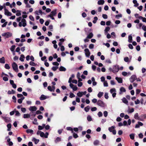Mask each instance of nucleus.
I'll list each match as a JSON object with an SVG mask.
<instances>
[{
	"mask_svg": "<svg viewBox=\"0 0 146 146\" xmlns=\"http://www.w3.org/2000/svg\"><path fill=\"white\" fill-rule=\"evenodd\" d=\"M26 132L27 133H31V134H33V130L31 129H27L26 130Z\"/></svg>",
	"mask_w": 146,
	"mask_h": 146,
	"instance_id": "nucleus-34",
	"label": "nucleus"
},
{
	"mask_svg": "<svg viewBox=\"0 0 146 146\" xmlns=\"http://www.w3.org/2000/svg\"><path fill=\"white\" fill-rule=\"evenodd\" d=\"M7 131H10L11 130V124L9 123L7 125Z\"/></svg>",
	"mask_w": 146,
	"mask_h": 146,
	"instance_id": "nucleus-36",
	"label": "nucleus"
},
{
	"mask_svg": "<svg viewBox=\"0 0 146 146\" xmlns=\"http://www.w3.org/2000/svg\"><path fill=\"white\" fill-rule=\"evenodd\" d=\"M84 51L85 52V54L86 56L87 57H89L90 54V52L88 49L86 48L84 49Z\"/></svg>",
	"mask_w": 146,
	"mask_h": 146,
	"instance_id": "nucleus-9",
	"label": "nucleus"
},
{
	"mask_svg": "<svg viewBox=\"0 0 146 146\" xmlns=\"http://www.w3.org/2000/svg\"><path fill=\"white\" fill-rule=\"evenodd\" d=\"M73 133V136L74 138H76L78 137V136L77 134L74 133V132L73 133Z\"/></svg>",
	"mask_w": 146,
	"mask_h": 146,
	"instance_id": "nucleus-51",
	"label": "nucleus"
},
{
	"mask_svg": "<svg viewBox=\"0 0 146 146\" xmlns=\"http://www.w3.org/2000/svg\"><path fill=\"white\" fill-rule=\"evenodd\" d=\"M27 16L26 15H23L22 17L23 18L22 19L21 22H19V26L21 27L23 26V27H25L27 25L26 21L24 18H26Z\"/></svg>",
	"mask_w": 146,
	"mask_h": 146,
	"instance_id": "nucleus-3",
	"label": "nucleus"
},
{
	"mask_svg": "<svg viewBox=\"0 0 146 146\" xmlns=\"http://www.w3.org/2000/svg\"><path fill=\"white\" fill-rule=\"evenodd\" d=\"M77 95L78 97H82L83 95L82 92L80 91L77 93Z\"/></svg>",
	"mask_w": 146,
	"mask_h": 146,
	"instance_id": "nucleus-41",
	"label": "nucleus"
},
{
	"mask_svg": "<svg viewBox=\"0 0 146 146\" xmlns=\"http://www.w3.org/2000/svg\"><path fill=\"white\" fill-rule=\"evenodd\" d=\"M37 109V108L35 106H31L29 108V110L31 111H35Z\"/></svg>",
	"mask_w": 146,
	"mask_h": 146,
	"instance_id": "nucleus-14",
	"label": "nucleus"
},
{
	"mask_svg": "<svg viewBox=\"0 0 146 146\" xmlns=\"http://www.w3.org/2000/svg\"><path fill=\"white\" fill-rule=\"evenodd\" d=\"M32 141L35 142V144H37L39 141V140L36 139L35 138L33 137V138Z\"/></svg>",
	"mask_w": 146,
	"mask_h": 146,
	"instance_id": "nucleus-25",
	"label": "nucleus"
},
{
	"mask_svg": "<svg viewBox=\"0 0 146 146\" xmlns=\"http://www.w3.org/2000/svg\"><path fill=\"white\" fill-rule=\"evenodd\" d=\"M16 46L15 45H13L10 48V50L12 52H14V50L15 49Z\"/></svg>",
	"mask_w": 146,
	"mask_h": 146,
	"instance_id": "nucleus-30",
	"label": "nucleus"
},
{
	"mask_svg": "<svg viewBox=\"0 0 146 146\" xmlns=\"http://www.w3.org/2000/svg\"><path fill=\"white\" fill-rule=\"evenodd\" d=\"M140 117L142 119V118H146V114H142L140 116Z\"/></svg>",
	"mask_w": 146,
	"mask_h": 146,
	"instance_id": "nucleus-53",
	"label": "nucleus"
},
{
	"mask_svg": "<svg viewBox=\"0 0 146 146\" xmlns=\"http://www.w3.org/2000/svg\"><path fill=\"white\" fill-rule=\"evenodd\" d=\"M57 13V9H55L51 12L50 14L49 15L52 16H54L56 15Z\"/></svg>",
	"mask_w": 146,
	"mask_h": 146,
	"instance_id": "nucleus-12",
	"label": "nucleus"
},
{
	"mask_svg": "<svg viewBox=\"0 0 146 146\" xmlns=\"http://www.w3.org/2000/svg\"><path fill=\"white\" fill-rule=\"evenodd\" d=\"M66 129L68 131H70L72 133H73V129L71 127H66Z\"/></svg>",
	"mask_w": 146,
	"mask_h": 146,
	"instance_id": "nucleus-39",
	"label": "nucleus"
},
{
	"mask_svg": "<svg viewBox=\"0 0 146 146\" xmlns=\"http://www.w3.org/2000/svg\"><path fill=\"white\" fill-rule=\"evenodd\" d=\"M30 117L29 114H24L23 115V118H27Z\"/></svg>",
	"mask_w": 146,
	"mask_h": 146,
	"instance_id": "nucleus-37",
	"label": "nucleus"
},
{
	"mask_svg": "<svg viewBox=\"0 0 146 146\" xmlns=\"http://www.w3.org/2000/svg\"><path fill=\"white\" fill-rule=\"evenodd\" d=\"M12 34L11 33L8 32L4 33L1 34L2 36H3L5 39L11 37L12 36Z\"/></svg>",
	"mask_w": 146,
	"mask_h": 146,
	"instance_id": "nucleus-4",
	"label": "nucleus"
},
{
	"mask_svg": "<svg viewBox=\"0 0 146 146\" xmlns=\"http://www.w3.org/2000/svg\"><path fill=\"white\" fill-rule=\"evenodd\" d=\"M90 107L89 106H87V107H85L84 108V110L86 112H88L89 111L90 109Z\"/></svg>",
	"mask_w": 146,
	"mask_h": 146,
	"instance_id": "nucleus-35",
	"label": "nucleus"
},
{
	"mask_svg": "<svg viewBox=\"0 0 146 146\" xmlns=\"http://www.w3.org/2000/svg\"><path fill=\"white\" fill-rule=\"evenodd\" d=\"M110 28L109 27H107L105 30V32H107L110 30Z\"/></svg>",
	"mask_w": 146,
	"mask_h": 146,
	"instance_id": "nucleus-52",
	"label": "nucleus"
},
{
	"mask_svg": "<svg viewBox=\"0 0 146 146\" xmlns=\"http://www.w3.org/2000/svg\"><path fill=\"white\" fill-rule=\"evenodd\" d=\"M87 120L88 121H90L92 120V119L91 116L90 115H88L87 116Z\"/></svg>",
	"mask_w": 146,
	"mask_h": 146,
	"instance_id": "nucleus-32",
	"label": "nucleus"
},
{
	"mask_svg": "<svg viewBox=\"0 0 146 146\" xmlns=\"http://www.w3.org/2000/svg\"><path fill=\"white\" fill-rule=\"evenodd\" d=\"M136 40L137 42H140L141 40V38L140 36H138L136 38Z\"/></svg>",
	"mask_w": 146,
	"mask_h": 146,
	"instance_id": "nucleus-63",
	"label": "nucleus"
},
{
	"mask_svg": "<svg viewBox=\"0 0 146 146\" xmlns=\"http://www.w3.org/2000/svg\"><path fill=\"white\" fill-rule=\"evenodd\" d=\"M102 17L104 19H107L108 18V16L106 14H103L102 15Z\"/></svg>",
	"mask_w": 146,
	"mask_h": 146,
	"instance_id": "nucleus-62",
	"label": "nucleus"
},
{
	"mask_svg": "<svg viewBox=\"0 0 146 146\" xmlns=\"http://www.w3.org/2000/svg\"><path fill=\"white\" fill-rule=\"evenodd\" d=\"M21 111L23 113H25L26 111V109L24 108H21Z\"/></svg>",
	"mask_w": 146,
	"mask_h": 146,
	"instance_id": "nucleus-54",
	"label": "nucleus"
},
{
	"mask_svg": "<svg viewBox=\"0 0 146 146\" xmlns=\"http://www.w3.org/2000/svg\"><path fill=\"white\" fill-rule=\"evenodd\" d=\"M15 115L16 116H19L21 115L20 113L18 111L16 110L15 111Z\"/></svg>",
	"mask_w": 146,
	"mask_h": 146,
	"instance_id": "nucleus-40",
	"label": "nucleus"
},
{
	"mask_svg": "<svg viewBox=\"0 0 146 146\" xmlns=\"http://www.w3.org/2000/svg\"><path fill=\"white\" fill-rule=\"evenodd\" d=\"M61 141V138L60 137H58L56 138V139L55 140L56 143L60 142Z\"/></svg>",
	"mask_w": 146,
	"mask_h": 146,
	"instance_id": "nucleus-31",
	"label": "nucleus"
},
{
	"mask_svg": "<svg viewBox=\"0 0 146 146\" xmlns=\"http://www.w3.org/2000/svg\"><path fill=\"white\" fill-rule=\"evenodd\" d=\"M103 92H100L98 94L97 96L98 98H100L103 96Z\"/></svg>",
	"mask_w": 146,
	"mask_h": 146,
	"instance_id": "nucleus-33",
	"label": "nucleus"
},
{
	"mask_svg": "<svg viewBox=\"0 0 146 146\" xmlns=\"http://www.w3.org/2000/svg\"><path fill=\"white\" fill-rule=\"evenodd\" d=\"M108 115V113L107 111H105L104 112V115L105 117H107Z\"/></svg>",
	"mask_w": 146,
	"mask_h": 146,
	"instance_id": "nucleus-58",
	"label": "nucleus"
},
{
	"mask_svg": "<svg viewBox=\"0 0 146 146\" xmlns=\"http://www.w3.org/2000/svg\"><path fill=\"white\" fill-rule=\"evenodd\" d=\"M92 102L93 103L95 104V103H96V102L97 103L98 101H97V100L96 99L94 98L92 100Z\"/></svg>",
	"mask_w": 146,
	"mask_h": 146,
	"instance_id": "nucleus-61",
	"label": "nucleus"
},
{
	"mask_svg": "<svg viewBox=\"0 0 146 146\" xmlns=\"http://www.w3.org/2000/svg\"><path fill=\"white\" fill-rule=\"evenodd\" d=\"M100 142L98 140H95L93 144L95 146L98 145L100 144Z\"/></svg>",
	"mask_w": 146,
	"mask_h": 146,
	"instance_id": "nucleus-20",
	"label": "nucleus"
},
{
	"mask_svg": "<svg viewBox=\"0 0 146 146\" xmlns=\"http://www.w3.org/2000/svg\"><path fill=\"white\" fill-rule=\"evenodd\" d=\"M134 118L136 119L139 120L141 121H143V119L139 117L138 113H136L134 115Z\"/></svg>",
	"mask_w": 146,
	"mask_h": 146,
	"instance_id": "nucleus-10",
	"label": "nucleus"
},
{
	"mask_svg": "<svg viewBox=\"0 0 146 146\" xmlns=\"http://www.w3.org/2000/svg\"><path fill=\"white\" fill-rule=\"evenodd\" d=\"M97 104L98 106L102 107H104L105 106V103L101 100H99L98 101Z\"/></svg>",
	"mask_w": 146,
	"mask_h": 146,
	"instance_id": "nucleus-7",
	"label": "nucleus"
},
{
	"mask_svg": "<svg viewBox=\"0 0 146 146\" xmlns=\"http://www.w3.org/2000/svg\"><path fill=\"white\" fill-rule=\"evenodd\" d=\"M30 115V116H31L32 117V118H31V119H32L36 115V113H35L33 111H31L29 114Z\"/></svg>",
	"mask_w": 146,
	"mask_h": 146,
	"instance_id": "nucleus-19",
	"label": "nucleus"
},
{
	"mask_svg": "<svg viewBox=\"0 0 146 146\" xmlns=\"http://www.w3.org/2000/svg\"><path fill=\"white\" fill-rule=\"evenodd\" d=\"M5 14L7 16H11L12 15L11 13L9 12L7 9H5Z\"/></svg>",
	"mask_w": 146,
	"mask_h": 146,
	"instance_id": "nucleus-15",
	"label": "nucleus"
},
{
	"mask_svg": "<svg viewBox=\"0 0 146 146\" xmlns=\"http://www.w3.org/2000/svg\"><path fill=\"white\" fill-rule=\"evenodd\" d=\"M75 75L74 74H72L71 77L69 78L68 82L70 83L69 86L74 91H76L78 89V88L76 86H74V85L71 83L72 79L74 77Z\"/></svg>",
	"mask_w": 146,
	"mask_h": 146,
	"instance_id": "nucleus-1",
	"label": "nucleus"
},
{
	"mask_svg": "<svg viewBox=\"0 0 146 146\" xmlns=\"http://www.w3.org/2000/svg\"><path fill=\"white\" fill-rule=\"evenodd\" d=\"M115 127L112 126L108 128V130L111 132H112L113 135H115L116 134V131L115 130Z\"/></svg>",
	"mask_w": 146,
	"mask_h": 146,
	"instance_id": "nucleus-6",
	"label": "nucleus"
},
{
	"mask_svg": "<svg viewBox=\"0 0 146 146\" xmlns=\"http://www.w3.org/2000/svg\"><path fill=\"white\" fill-rule=\"evenodd\" d=\"M93 36V35L92 33H90L87 36V38H91Z\"/></svg>",
	"mask_w": 146,
	"mask_h": 146,
	"instance_id": "nucleus-28",
	"label": "nucleus"
},
{
	"mask_svg": "<svg viewBox=\"0 0 146 146\" xmlns=\"http://www.w3.org/2000/svg\"><path fill=\"white\" fill-rule=\"evenodd\" d=\"M29 64L30 65L35 66L36 64L35 63L32 61H31L29 63Z\"/></svg>",
	"mask_w": 146,
	"mask_h": 146,
	"instance_id": "nucleus-50",
	"label": "nucleus"
},
{
	"mask_svg": "<svg viewBox=\"0 0 146 146\" xmlns=\"http://www.w3.org/2000/svg\"><path fill=\"white\" fill-rule=\"evenodd\" d=\"M135 135L134 134H131L129 135V136L130 138L133 140L134 139Z\"/></svg>",
	"mask_w": 146,
	"mask_h": 146,
	"instance_id": "nucleus-46",
	"label": "nucleus"
},
{
	"mask_svg": "<svg viewBox=\"0 0 146 146\" xmlns=\"http://www.w3.org/2000/svg\"><path fill=\"white\" fill-rule=\"evenodd\" d=\"M16 92L13 90H12L11 91L9 90L8 92V94H15Z\"/></svg>",
	"mask_w": 146,
	"mask_h": 146,
	"instance_id": "nucleus-29",
	"label": "nucleus"
},
{
	"mask_svg": "<svg viewBox=\"0 0 146 146\" xmlns=\"http://www.w3.org/2000/svg\"><path fill=\"white\" fill-rule=\"evenodd\" d=\"M122 101L123 103H125V104H126V105H128V101L126 99V98H123L122 99Z\"/></svg>",
	"mask_w": 146,
	"mask_h": 146,
	"instance_id": "nucleus-21",
	"label": "nucleus"
},
{
	"mask_svg": "<svg viewBox=\"0 0 146 146\" xmlns=\"http://www.w3.org/2000/svg\"><path fill=\"white\" fill-rule=\"evenodd\" d=\"M50 97L48 96H46L43 94L41 95L40 98V99L41 100H44L46 99L49 98Z\"/></svg>",
	"mask_w": 146,
	"mask_h": 146,
	"instance_id": "nucleus-11",
	"label": "nucleus"
},
{
	"mask_svg": "<svg viewBox=\"0 0 146 146\" xmlns=\"http://www.w3.org/2000/svg\"><path fill=\"white\" fill-rule=\"evenodd\" d=\"M137 79V76L135 75H132L129 78L131 83H133Z\"/></svg>",
	"mask_w": 146,
	"mask_h": 146,
	"instance_id": "nucleus-8",
	"label": "nucleus"
},
{
	"mask_svg": "<svg viewBox=\"0 0 146 146\" xmlns=\"http://www.w3.org/2000/svg\"><path fill=\"white\" fill-rule=\"evenodd\" d=\"M104 3V0H99L98 1V4L99 5H102Z\"/></svg>",
	"mask_w": 146,
	"mask_h": 146,
	"instance_id": "nucleus-26",
	"label": "nucleus"
},
{
	"mask_svg": "<svg viewBox=\"0 0 146 146\" xmlns=\"http://www.w3.org/2000/svg\"><path fill=\"white\" fill-rule=\"evenodd\" d=\"M143 125V124L141 122H138V124H136L135 125V128H139V127L140 126H142Z\"/></svg>",
	"mask_w": 146,
	"mask_h": 146,
	"instance_id": "nucleus-18",
	"label": "nucleus"
},
{
	"mask_svg": "<svg viewBox=\"0 0 146 146\" xmlns=\"http://www.w3.org/2000/svg\"><path fill=\"white\" fill-rule=\"evenodd\" d=\"M48 89L51 92H53V90H52V87L50 86H48Z\"/></svg>",
	"mask_w": 146,
	"mask_h": 146,
	"instance_id": "nucleus-55",
	"label": "nucleus"
},
{
	"mask_svg": "<svg viewBox=\"0 0 146 146\" xmlns=\"http://www.w3.org/2000/svg\"><path fill=\"white\" fill-rule=\"evenodd\" d=\"M108 69L110 72H112L114 73L115 74L118 72L119 70V65L116 64L113 66L112 68L110 67Z\"/></svg>",
	"mask_w": 146,
	"mask_h": 146,
	"instance_id": "nucleus-2",
	"label": "nucleus"
},
{
	"mask_svg": "<svg viewBox=\"0 0 146 146\" xmlns=\"http://www.w3.org/2000/svg\"><path fill=\"white\" fill-rule=\"evenodd\" d=\"M37 119L36 118H35L34 119V121H33V124H37L38 123L37 122Z\"/></svg>",
	"mask_w": 146,
	"mask_h": 146,
	"instance_id": "nucleus-60",
	"label": "nucleus"
},
{
	"mask_svg": "<svg viewBox=\"0 0 146 146\" xmlns=\"http://www.w3.org/2000/svg\"><path fill=\"white\" fill-rule=\"evenodd\" d=\"M104 86L107 87L108 86V83L107 81H105L104 82Z\"/></svg>",
	"mask_w": 146,
	"mask_h": 146,
	"instance_id": "nucleus-57",
	"label": "nucleus"
},
{
	"mask_svg": "<svg viewBox=\"0 0 146 146\" xmlns=\"http://www.w3.org/2000/svg\"><path fill=\"white\" fill-rule=\"evenodd\" d=\"M2 119L7 123L11 121L10 118L7 117H2Z\"/></svg>",
	"mask_w": 146,
	"mask_h": 146,
	"instance_id": "nucleus-13",
	"label": "nucleus"
},
{
	"mask_svg": "<svg viewBox=\"0 0 146 146\" xmlns=\"http://www.w3.org/2000/svg\"><path fill=\"white\" fill-rule=\"evenodd\" d=\"M58 68V66H53L52 68V70L54 71H55Z\"/></svg>",
	"mask_w": 146,
	"mask_h": 146,
	"instance_id": "nucleus-48",
	"label": "nucleus"
},
{
	"mask_svg": "<svg viewBox=\"0 0 146 146\" xmlns=\"http://www.w3.org/2000/svg\"><path fill=\"white\" fill-rule=\"evenodd\" d=\"M98 115L99 117H101L102 116L103 114L101 111H99L98 112Z\"/></svg>",
	"mask_w": 146,
	"mask_h": 146,
	"instance_id": "nucleus-56",
	"label": "nucleus"
},
{
	"mask_svg": "<svg viewBox=\"0 0 146 146\" xmlns=\"http://www.w3.org/2000/svg\"><path fill=\"white\" fill-rule=\"evenodd\" d=\"M0 63L1 64H4L5 63V59L4 57H2L0 58Z\"/></svg>",
	"mask_w": 146,
	"mask_h": 146,
	"instance_id": "nucleus-27",
	"label": "nucleus"
},
{
	"mask_svg": "<svg viewBox=\"0 0 146 146\" xmlns=\"http://www.w3.org/2000/svg\"><path fill=\"white\" fill-rule=\"evenodd\" d=\"M70 98H72L75 97V96L74 94L71 93H70Z\"/></svg>",
	"mask_w": 146,
	"mask_h": 146,
	"instance_id": "nucleus-64",
	"label": "nucleus"
},
{
	"mask_svg": "<svg viewBox=\"0 0 146 146\" xmlns=\"http://www.w3.org/2000/svg\"><path fill=\"white\" fill-rule=\"evenodd\" d=\"M115 79L119 83H122L123 80L121 78L116 77Z\"/></svg>",
	"mask_w": 146,
	"mask_h": 146,
	"instance_id": "nucleus-17",
	"label": "nucleus"
},
{
	"mask_svg": "<svg viewBox=\"0 0 146 146\" xmlns=\"http://www.w3.org/2000/svg\"><path fill=\"white\" fill-rule=\"evenodd\" d=\"M59 70L60 71L65 72L66 70V69L63 66H60L59 68Z\"/></svg>",
	"mask_w": 146,
	"mask_h": 146,
	"instance_id": "nucleus-22",
	"label": "nucleus"
},
{
	"mask_svg": "<svg viewBox=\"0 0 146 146\" xmlns=\"http://www.w3.org/2000/svg\"><path fill=\"white\" fill-rule=\"evenodd\" d=\"M94 46V45L92 44H90L89 47V48L90 49H93Z\"/></svg>",
	"mask_w": 146,
	"mask_h": 146,
	"instance_id": "nucleus-47",
	"label": "nucleus"
},
{
	"mask_svg": "<svg viewBox=\"0 0 146 146\" xmlns=\"http://www.w3.org/2000/svg\"><path fill=\"white\" fill-rule=\"evenodd\" d=\"M124 61L126 62H128L129 61V58L128 57H126L124 58Z\"/></svg>",
	"mask_w": 146,
	"mask_h": 146,
	"instance_id": "nucleus-49",
	"label": "nucleus"
},
{
	"mask_svg": "<svg viewBox=\"0 0 146 146\" xmlns=\"http://www.w3.org/2000/svg\"><path fill=\"white\" fill-rule=\"evenodd\" d=\"M12 66L13 70L16 72L19 71L18 66L17 64L15 62L13 63L12 64Z\"/></svg>",
	"mask_w": 146,
	"mask_h": 146,
	"instance_id": "nucleus-5",
	"label": "nucleus"
},
{
	"mask_svg": "<svg viewBox=\"0 0 146 146\" xmlns=\"http://www.w3.org/2000/svg\"><path fill=\"white\" fill-rule=\"evenodd\" d=\"M52 64L56 66H58L59 65V64L57 62H53L52 63Z\"/></svg>",
	"mask_w": 146,
	"mask_h": 146,
	"instance_id": "nucleus-59",
	"label": "nucleus"
},
{
	"mask_svg": "<svg viewBox=\"0 0 146 146\" xmlns=\"http://www.w3.org/2000/svg\"><path fill=\"white\" fill-rule=\"evenodd\" d=\"M134 111V109L133 108L131 109H129L128 110V112L129 113H131Z\"/></svg>",
	"mask_w": 146,
	"mask_h": 146,
	"instance_id": "nucleus-42",
	"label": "nucleus"
},
{
	"mask_svg": "<svg viewBox=\"0 0 146 146\" xmlns=\"http://www.w3.org/2000/svg\"><path fill=\"white\" fill-rule=\"evenodd\" d=\"M25 58L23 54H21V57L19 58V60L22 62H23L24 60L23 58Z\"/></svg>",
	"mask_w": 146,
	"mask_h": 146,
	"instance_id": "nucleus-38",
	"label": "nucleus"
},
{
	"mask_svg": "<svg viewBox=\"0 0 146 146\" xmlns=\"http://www.w3.org/2000/svg\"><path fill=\"white\" fill-rule=\"evenodd\" d=\"M116 90L115 88H113L110 89V92L111 94L116 92Z\"/></svg>",
	"mask_w": 146,
	"mask_h": 146,
	"instance_id": "nucleus-45",
	"label": "nucleus"
},
{
	"mask_svg": "<svg viewBox=\"0 0 146 146\" xmlns=\"http://www.w3.org/2000/svg\"><path fill=\"white\" fill-rule=\"evenodd\" d=\"M98 18L97 17H94V20L93 21V23L95 24L96 23L97 21L98 20Z\"/></svg>",
	"mask_w": 146,
	"mask_h": 146,
	"instance_id": "nucleus-43",
	"label": "nucleus"
},
{
	"mask_svg": "<svg viewBox=\"0 0 146 146\" xmlns=\"http://www.w3.org/2000/svg\"><path fill=\"white\" fill-rule=\"evenodd\" d=\"M5 68L9 70L10 68V67L8 64H5Z\"/></svg>",
	"mask_w": 146,
	"mask_h": 146,
	"instance_id": "nucleus-44",
	"label": "nucleus"
},
{
	"mask_svg": "<svg viewBox=\"0 0 146 146\" xmlns=\"http://www.w3.org/2000/svg\"><path fill=\"white\" fill-rule=\"evenodd\" d=\"M138 19H139L142 20V21L146 23V18L140 16L138 17Z\"/></svg>",
	"mask_w": 146,
	"mask_h": 146,
	"instance_id": "nucleus-23",
	"label": "nucleus"
},
{
	"mask_svg": "<svg viewBox=\"0 0 146 146\" xmlns=\"http://www.w3.org/2000/svg\"><path fill=\"white\" fill-rule=\"evenodd\" d=\"M128 41L130 43H131L132 41V37L131 35H129L128 37Z\"/></svg>",
	"mask_w": 146,
	"mask_h": 146,
	"instance_id": "nucleus-24",
	"label": "nucleus"
},
{
	"mask_svg": "<svg viewBox=\"0 0 146 146\" xmlns=\"http://www.w3.org/2000/svg\"><path fill=\"white\" fill-rule=\"evenodd\" d=\"M125 92V89L124 88L122 87L120 88V92H119V94L121 95L123 94V92Z\"/></svg>",
	"mask_w": 146,
	"mask_h": 146,
	"instance_id": "nucleus-16",
	"label": "nucleus"
}]
</instances>
